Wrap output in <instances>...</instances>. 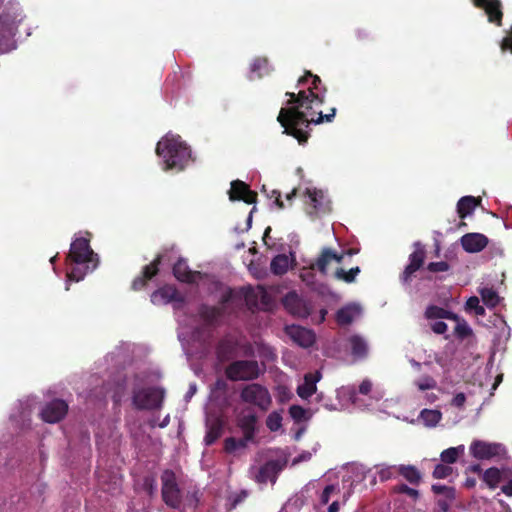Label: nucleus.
Here are the masks:
<instances>
[{
    "label": "nucleus",
    "mask_w": 512,
    "mask_h": 512,
    "mask_svg": "<svg viewBox=\"0 0 512 512\" xmlns=\"http://www.w3.org/2000/svg\"><path fill=\"white\" fill-rule=\"evenodd\" d=\"M289 415L292 420L296 422H301L305 419V415L307 414V410L302 406L292 405L288 409Z\"/></svg>",
    "instance_id": "nucleus-50"
},
{
    "label": "nucleus",
    "mask_w": 512,
    "mask_h": 512,
    "mask_svg": "<svg viewBox=\"0 0 512 512\" xmlns=\"http://www.w3.org/2000/svg\"><path fill=\"white\" fill-rule=\"evenodd\" d=\"M335 114H336L335 108H332L330 113H328V114H323L322 111L315 110V114H313V115L310 114L309 116H307V123L295 124L294 125L295 130L299 131L300 133L305 135V141L297 140L299 142V144H305L308 141V139L310 137L308 128L310 127L311 124H320L323 122H331L333 120V118L335 117Z\"/></svg>",
    "instance_id": "nucleus-19"
},
{
    "label": "nucleus",
    "mask_w": 512,
    "mask_h": 512,
    "mask_svg": "<svg viewBox=\"0 0 512 512\" xmlns=\"http://www.w3.org/2000/svg\"><path fill=\"white\" fill-rule=\"evenodd\" d=\"M479 293L481 295L482 301L488 307L494 308L499 304L500 297L493 288H482Z\"/></svg>",
    "instance_id": "nucleus-39"
},
{
    "label": "nucleus",
    "mask_w": 512,
    "mask_h": 512,
    "mask_svg": "<svg viewBox=\"0 0 512 512\" xmlns=\"http://www.w3.org/2000/svg\"><path fill=\"white\" fill-rule=\"evenodd\" d=\"M240 400L266 412L272 405V397L269 390L260 383H249L240 391Z\"/></svg>",
    "instance_id": "nucleus-5"
},
{
    "label": "nucleus",
    "mask_w": 512,
    "mask_h": 512,
    "mask_svg": "<svg viewBox=\"0 0 512 512\" xmlns=\"http://www.w3.org/2000/svg\"><path fill=\"white\" fill-rule=\"evenodd\" d=\"M236 300H239V291L227 288L221 295L218 306L223 307L224 312L226 313L227 306Z\"/></svg>",
    "instance_id": "nucleus-46"
},
{
    "label": "nucleus",
    "mask_w": 512,
    "mask_h": 512,
    "mask_svg": "<svg viewBox=\"0 0 512 512\" xmlns=\"http://www.w3.org/2000/svg\"><path fill=\"white\" fill-rule=\"evenodd\" d=\"M200 318L207 325H216L225 315L224 308L202 304L198 309Z\"/></svg>",
    "instance_id": "nucleus-25"
},
{
    "label": "nucleus",
    "mask_w": 512,
    "mask_h": 512,
    "mask_svg": "<svg viewBox=\"0 0 512 512\" xmlns=\"http://www.w3.org/2000/svg\"><path fill=\"white\" fill-rule=\"evenodd\" d=\"M432 490L437 495H444L446 498L454 499L455 497V489L451 488V486H444L440 484H435L432 486Z\"/></svg>",
    "instance_id": "nucleus-52"
},
{
    "label": "nucleus",
    "mask_w": 512,
    "mask_h": 512,
    "mask_svg": "<svg viewBox=\"0 0 512 512\" xmlns=\"http://www.w3.org/2000/svg\"><path fill=\"white\" fill-rule=\"evenodd\" d=\"M87 237H77L73 240L70 246V251L67 256L69 261V268L67 277L69 280L79 282L84 277L93 272L98 264V255L92 250L90 246L89 232H86Z\"/></svg>",
    "instance_id": "nucleus-2"
},
{
    "label": "nucleus",
    "mask_w": 512,
    "mask_h": 512,
    "mask_svg": "<svg viewBox=\"0 0 512 512\" xmlns=\"http://www.w3.org/2000/svg\"><path fill=\"white\" fill-rule=\"evenodd\" d=\"M248 497L247 490H240L238 493L233 495L231 499V509H235L238 507L242 502H244Z\"/></svg>",
    "instance_id": "nucleus-57"
},
{
    "label": "nucleus",
    "mask_w": 512,
    "mask_h": 512,
    "mask_svg": "<svg viewBox=\"0 0 512 512\" xmlns=\"http://www.w3.org/2000/svg\"><path fill=\"white\" fill-rule=\"evenodd\" d=\"M412 366L416 368L418 371H423L424 375L414 381L415 386L418 390L426 391L433 390L437 388V381L433 376L427 374V372H436L434 369V365L432 361H424L423 363L415 361L414 359L410 360Z\"/></svg>",
    "instance_id": "nucleus-13"
},
{
    "label": "nucleus",
    "mask_w": 512,
    "mask_h": 512,
    "mask_svg": "<svg viewBox=\"0 0 512 512\" xmlns=\"http://www.w3.org/2000/svg\"><path fill=\"white\" fill-rule=\"evenodd\" d=\"M441 413L438 410L433 409H424L420 414V418L423 420L424 424L429 427H434L441 420Z\"/></svg>",
    "instance_id": "nucleus-43"
},
{
    "label": "nucleus",
    "mask_w": 512,
    "mask_h": 512,
    "mask_svg": "<svg viewBox=\"0 0 512 512\" xmlns=\"http://www.w3.org/2000/svg\"><path fill=\"white\" fill-rule=\"evenodd\" d=\"M216 352H253V350L250 345H246L245 339L237 331H233L219 341Z\"/></svg>",
    "instance_id": "nucleus-12"
},
{
    "label": "nucleus",
    "mask_w": 512,
    "mask_h": 512,
    "mask_svg": "<svg viewBox=\"0 0 512 512\" xmlns=\"http://www.w3.org/2000/svg\"><path fill=\"white\" fill-rule=\"evenodd\" d=\"M373 383L367 379L363 380L359 385V393L361 395H368L371 393Z\"/></svg>",
    "instance_id": "nucleus-62"
},
{
    "label": "nucleus",
    "mask_w": 512,
    "mask_h": 512,
    "mask_svg": "<svg viewBox=\"0 0 512 512\" xmlns=\"http://www.w3.org/2000/svg\"><path fill=\"white\" fill-rule=\"evenodd\" d=\"M376 467L378 468L377 476L382 482L388 481L389 479L396 478L398 476V465L380 464Z\"/></svg>",
    "instance_id": "nucleus-38"
},
{
    "label": "nucleus",
    "mask_w": 512,
    "mask_h": 512,
    "mask_svg": "<svg viewBox=\"0 0 512 512\" xmlns=\"http://www.w3.org/2000/svg\"><path fill=\"white\" fill-rule=\"evenodd\" d=\"M465 401H466L465 394L464 393H458V394L454 395V397L452 399V402H451V405L453 407L461 408V407L464 406Z\"/></svg>",
    "instance_id": "nucleus-63"
},
{
    "label": "nucleus",
    "mask_w": 512,
    "mask_h": 512,
    "mask_svg": "<svg viewBox=\"0 0 512 512\" xmlns=\"http://www.w3.org/2000/svg\"><path fill=\"white\" fill-rule=\"evenodd\" d=\"M501 480L502 473L497 467H490L482 474V481L491 489L497 488Z\"/></svg>",
    "instance_id": "nucleus-35"
},
{
    "label": "nucleus",
    "mask_w": 512,
    "mask_h": 512,
    "mask_svg": "<svg viewBox=\"0 0 512 512\" xmlns=\"http://www.w3.org/2000/svg\"><path fill=\"white\" fill-rule=\"evenodd\" d=\"M161 498L166 506L176 510L182 505V490L178 486L177 478L173 470H163L161 476Z\"/></svg>",
    "instance_id": "nucleus-4"
},
{
    "label": "nucleus",
    "mask_w": 512,
    "mask_h": 512,
    "mask_svg": "<svg viewBox=\"0 0 512 512\" xmlns=\"http://www.w3.org/2000/svg\"><path fill=\"white\" fill-rule=\"evenodd\" d=\"M258 302H259V308H262V309H268L270 303H271V297L270 295L267 293V291L262 288V287H259V298H258Z\"/></svg>",
    "instance_id": "nucleus-56"
},
{
    "label": "nucleus",
    "mask_w": 512,
    "mask_h": 512,
    "mask_svg": "<svg viewBox=\"0 0 512 512\" xmlns=\"http://www.w3.org/2000/svg\"><path fill=\"white\" fill-rule=\"evenodd\" d=\"M425 316L429 320L456 319L455 313L435 305H431L426 309Z\"/></svg>",
    "instance_id": "nucleus-33"
},
{
    "label": "nucleus",
    "mask_w": 512,
    "mask_h": 512,
    "mask_svg": "<svg viewBox=\"0 0 512 512\" xmlns=\"http://www.w3.org/2000/svg\"><path fill=\"white\" fill-rule=\"evenodd\" d=\"M288 268L289 258L285 254L276 255L270 263V270L274 275L281 276L288 271Z\"/></svg>",
    "instance_id": "nucleus-34"
},
{
    "label": "nucleus",
    "mask_w": 512,
    "mask_h": 512,
    "mask_svg": "<svg viewBox=\"0 0 512 512\" xmlns=\"http://www.w3.org/2000/svg\"><path fill=\"white\" fill-rule=\"evenodd\" d=\"M465 309L468 312H474L477 316L485 315V308L480 305V301L476 296H471L467 299Z\"/></svg>",
    "instance_id": "nucleus-47"
},
{
    "label": "nucleus",
    "mask_w": 512,
    "mask_h": 512,
    "mask_svg": "<svg viewBox=\"0 0 512 512\" xmlns=\"http://www.w3.org/2000/svg\"><path fill=\"white\" fill-rule=\"evenodd\" d=\"M306 194L309 198V204L312 206L313 211L310 214L326 213L331 210L330 202L326 199V196L321 190L307 189Z\"/></svg>",
    "instance_id": "nucleus-24"
},
{
    "label": "nucleus",
    "mask_w": 512,
    "mask_h": 512,
    "mask_svg": "<svg viewBox=\"0 0 512 512\" xmlns=\"http://www.w3.org/2000/svg\"><path fill=\"white\" fill-rule=\"evenodd\" d=\"M322 374L319 370L304 375V382L298 386L297 394L302 399H308L316 392V382L320 381Z\"/></svg>",
    "instance_id": "nucleus-23"
},
{
    "label": "nucleus",
    "mask_w": 512,
    "mask_h": 512,
    "mask_svg": "<svg viewBox=\"0 0 512 512\" xmlns=\"http://www.w3.org/2000/svg\"><path fill=\"white\" fill-rule=\"evenodd\" d=\"M177 296H178L177 289L173 286L166 285V286H163V287L155 290L151 294L150 298H151V302L154 305H165L172 301H175L177 299Z\"/></svg>",
    "instance_id": "nucleus-26"
},
{
    "label": "nucleus",
    "mask_w": 512,
    "mask_h": 512,
    "mask_svg": "<svg viewBox=\"0 0 512 512\" xmlns=\"http://www.w3.org/2000/svg\"><path fill=\"white\" fill-rule=\"evenodd\" d=\"M283 416L278 411H273L265 419V425L270 431L275 432L282 428Z\"/></svg>",
    "instance_id": "nucleus-45"
},
{
    "label": "nucleus",
    "mask_w": 512,
    "mask_h": 512,
    "mask_svg": "<svg viewBox=\"0 0 512 512\" xmlns=\"http://www.w3.org/2000/svg\"><path fill=\"white\" fill-rule=\"evenodd\" d=\"M452 474V468L447 464H438L433 471V477L436 479L448 478Z\"/></svg>",
    "instance_id": "nucleus-51"
},
{
    "label": "nucleus",
    "mask_w": 512,
    "mask_h": 512,
    "mask_svg": "<svg viewBox=\"0 0 512 512\" xmlns=\"http://www.w3.org/2000/svg\"><path fill=\"white\" fill-rule=\"evenodd\" d=\"M335 493H339V489L336 485H327L321 494L320 502L323 505H326L330 499V496H332Z\"/></svg>",
    "instance_id": "nucleus-54"
},
{
    "label": "nucleus",
    "mask_w": 512,
    "mask_h": 512,
    "mask_svg": "<svg viewBox=\"0 0 512 512\" xmlns=\"http://www.w3.org/2000/svg\"><path fill=\"white\" fill-rule=\"evenodd\" d=\"M462 248L468 253L481 252L489 243V239L481 233H466L460 238Z\"/></svg>",
    "instance_id": "nucleus-22"
},
{
    "label": "nucleus",
    "mask_w": 512,
    "mask_h": 512,
    "mask_svg": "<svg viewBox=\"0 0 512 512\" xmlns=\"http://www.w3.org/2000/svg\"><path fill=\"white\" fill-rule=\"evenodd\" d=\"M258 420L257 414L250 407L243 409L236 416L237 427L242 430L247 440H254L258 432Z\"/></svg>",
    "instance_id": "nucleus-10"
},
{
    "label": "nucleus",
    "mask_w": 512,
    "mask_h": 512,
    "mask_svg": "<svg viewBox=\"0 0 512 512\" xmlns=\"http://www.w3.org/2000/svg\"><path fill=\"white\" fill-rule=\"evenodd\" d=\"M287 335L302 348H308L315 342V334L312 330L291 325L286 327Z\"/></svg>",
    "instance_id": "nucleus-21"
},
{
    "label": "nucleus",
    "mask_w": 512,
    "mask_h": 512,
    "mask_svg": "<svg viewBox=\"0 0 512 512\" xmlns=\"http://www.w3.org/2000/svg\"><path fill=\"white\" fill-rule=\"evenodd\" d=\"M355 315L353 306H345L340 308L336 313V322L339 325H349L352 323Z\"/></svg>",
    "instance_id": "nucleus-40"
},
{
    "label": "nucleus",
    "mask_w": 512,
    "mask_h": 512,
    "mask_svg": "<svg viewBox=\"0 0 512 512\" xmlns=\"http://www.w3.org/2000/svg\"><path fill=\"white\" fill-rule=\"evenodd\" d=\"M464 453V446L459 445L456 447H450L440 454V459L443 464L451 465L454 464L459 456Z\"/></svg>",
    "instance_id": "nucleus-36"
},
{
    "label": "nucleus",
    "mask_w": 512,
    "mask_h": 512,
    "mask_svg": "<svg viewBox=\"0 0 512 512\" xmlns=\"http://www.w3.org/2000/svg\"><path fill=\"white\" fill-rule=\"evenodd\" d=\"M427 269L433 273L446 272L449 270V264L446 261L431 262L428 264Z\"/></svg>",
    "instance_id": "nucleus-55"
},
{
    "label": "nucleus",
    "mask_w": 512,
    "mask_h": 512,
    "mask_svg": "<svg viewBox=\"0 0 512 512\" xmlns=\"http://www.w3.org/2000/svg\"><path fill=\"white\" fill-rule=\"evenodd\" d=\"M164 170L183 171L191 160V150L180 136L166 135L156 145Z\"/></svg>",
    "instance_id": "nucleus-3"
},
{
    "label": "nucleus",
    "mask_w": 512,
    "mask_h": 512,
    "mask_svg": "<svg viewBox=\"0 0 512 512\" xmlns=\"http://www.w3.org/2000/svg\"><path fill=\"white\" fill-rule=\"evenodd\" d=\"M69 406L61 399H54L47 403L41 411L42 419L47 423H57L68 413Z\"/></svg>",
    "instance_id": "nucleus-14"
},
{
    "label": "nucleus",
    "mask_w": 512,
    "mask_h": 512,
    "mask_svg": "<svg viewBox=\"0 0 512 512\" xmlns=\"http://www.w3.org/2000/svg\"><path fill=\"white\" fill-rule=\"evenodd\" d=\"M269 197L275 199V204L278 206V208H280V209L284 208V203L281 200V193H280V191L272 190L271 194L269 195Z\"/></svg>",
    "instance_id": "nucleus-64"
},
{
    "label": "nucleus",
    "mask_w": 512,
    "mask_h": 512,
    "mask_svg": "<svg viewBox=\"0 0 512 512\" xmlns=\"http://www.w3.org/2000/svg\"><path fill=\"white\" fill-rule=\"evenodd\" d=\"M511 331L506 325L498 329L493 337V345L491 352H505L508 349V341L510 339Z\"/></svg>",
    "instance_id": "nucleus-28"
},
{
    "label": "nucleus",
    "mask_w": 512,
    "mask_h": 512,
    "mask_svg": "<svg viewBox=\"0 0 512 512\" xmlns=\"http://www.w3.org/2000/svg\"><path fill=\"white\" fill-rule=\"evenodd\" d=\"M500 48L502 52L510 51L512 53V26L510 35L504 37L500 42Z\"/></svg>",
    "instance_id": "nucleus-60"
},
{
    "label": "nucleus",
    "mask_w": 512,
    "mask_h": 512,
    "mask_svg": "<svg viewBox=\"0 0 512 512\" xmlns=\"http://www.w3.org/2000/svg\"><path fill=\"white\" fill-rule=\"evenodd\" d=\"M250 441L254 440H247L244 435L240 439L228 437L224 440V451L227 453H235L239 449H246Z\"/></svg>",
    "instance_id": "nucleus-37"
},
{
    "label": "nucleus",
    "mask_w": 512,
    "mask_h": 512,
    "mask_svg": "<svg viewBox=\"0 0 512 512\" xmlns=\"http://www.w3.org/2000/svg\"><path fill=\"white\" fill-rule=\"evenodd\" d=\"M333 258H335V251L331 248H323L319 257L311 264V268L325 275L328 265L333 262Z\"/></svg>",
    "instance_id": "nucleus-30"
},
{
    "label": "nucleus",
    "mask_w": 512,
    "mask_h": 512,
    "mask_svg": "<svg viewBox=\"0 0 512 512\" xmlns=\"http://www.w3.org/2000/svg\"><path fill=\"white\" fill-rule=\"evenodd\" d=\"M283 305L293 316L306 318L310 314V309L306 302L294 291L286 294L283 299Z\"/></svg>",
    "instance_id": "nucleus-18"
},
{
    "label": "nucleus",
    "mask_w": 512,
    "mask_h": 512,
    "mask_svg": "<svg viewBox=\"0 0 512 512\" xmlns=\"http://www.w3.org/2000/svg\"><path fill=\"white\" fill-rule=\"evenodd\" d=\"M349 342L351 344L352 352H367L369 349L367 341L359 335L351 336Z\"/></svg>",
    "instance_id": "nucleus-48"
},
{
    "label": "nucleus",
    "mask_w": 512,
    "mask_h": 512,
    "mask_svg": "<svg viewBox=\"0 0 512 512\" xmlns=\"http://www.w3.org/2000/svg\"><path fill=\"white\" fill-rule=\"evenodd\" d=\"M144 489L151 496L156 490L155 479L152 477H146L144 480Z\"/></svg>",
    "instance_id": "nucleus-61"
},
{
    "label": "nucleus",
    "mask_w": 512,
    "mask_h": 512,
    "mask_svg": "<svg viewBox=\"0 0 512 512\" xmlns=\"http://www.w3.org/2000/svg\"><path fill=\"white\" fill-rule=\"evenodd\" d=\"M470 453L478 460H490L505 454V448L500 443H490L484 440H474L470 446Z\"/></svg>",
    "instance_id": "nucleus-9"
},
{
    "label": "nucleus",
    "mask_w": 512,
    "mask_h": 512,
    "mask_svg": "<svg viewBox=\"0 0 512 512\" xmlns=\"http://www.w3.org/2000/svg\"><path fill=\"white\" fill-rule=\"evenodd\" d=\"M162 258L163 256L158 254L150 264L143 267L141 274L132 281L131 288L134 291L144 289L147 285V282L159 273V267L162 263Z\"/></svg>",
    "instance_id": "nucleus-15"
},
{
    "label": "nucleus",
    "mask_w": 512,
    "mask_h": 512,
    "mask_svg": "<svg viewBox=\"0 0 512 512\" xmlns=\"http://www.w3.org/2000/svg\"><path fill=\"white\" fill-rule=\"evenodd\" d=\"M228 194L231 201H243L247 204H253L257 200V193L252 191L250 187L241 180L231 182V188Z\"/></svg>",
    "instance_id": "nucleus-17"
},
{
    "label": "nucleus",
    "mask_w": 512,
    "mask_h": 512,
    "mask_svg": "<svg viewBox=\"0 0 512 512\" xmlns=\"http://www.w3.org/2000/svg\"><path fill=\"white\" fill-rule=\"evenodd\" d=\"M473 5L483 9L490 23L497 26L502 25L503 11L501 0H471Z\"/></svg>",
    "instance_id": "nucleus-16"
},
{
    "label": "nucleus",
    "mask_w": 512,
    "mask_h": 512,
    "mask_svg": "<svg viewBox=\"0 0 512 512\" xmlns=\"http://www.w3.org/2000/svg\"><path fill=\"white\" fill-rule=\"evenodd\" d=\"M269 71V62L265 57H257L251 64V73L256 74L258 78L263 77Z\"/></svg>",
    "instance_id": "nucleus-41"
},
{
    "label": "nucleus",
    "mask_w": 512,
    "mask_h": 512,
    "mask_svg": "<svg viewBox=\"0 0 512 512\" xmlns=\"http://www.w3.org/2000/svg\"><path fill=\"white\" fill-rule=\"evenodd\" d=\"M415 250L409 256V264L405 267L401 274V280L404 283L411 281L414 273L418 271L424 264L426 258V251L420 242L414 243Z\"/></svg>",
    "instance_id": "nucleus-11"
},
{
    "label": "nucleus",
    "mask_w": 512,
    "mask_h": 512,
    "mask_svg": "<svg viewBox=\"0 0 512 512\" xmlns=\"http://www.w3.org/2000/svg\"><path fill=\"white\" fill-rule=\"evenodd\" d=\"M164 390L159 387H147L134 390L133 405L139 410H156L162 406Z\"/></svg>",
    "instance_id": "nucleus-7"
},
{
    "label": "nucleus",
    "mask_w": 512,
    "mask_h": 512,
    "mask_svg": "<svg viewBox=\"0 0 512 512\" xmlns=\"http://www.w3.org/2000/svg\"><path fill=\"white\" fill-rule=\"evenodd\" d=\"M360 273V268L353 267L349 271H345L343 268H338L335 271V277L346 283H352L355 281L356 276Z\"/></svg>",
    "instance_id": "nucleus-44"
},
{
    "label": "nucleus",
    "mask_w": 512,
    "mask_h": 512,
    "mask_svg": "<svg viewBox=\"0 0 512 512\" xmlns=\"http://www.w3.org/2000/svg\"><path fill=\"white\" fill-rule=\"evenodd\" d=\"M11 29L8 27H1L0 28V52H3L6 50L8 43L11 38Z\"/></svg>",
    "instance_id": "nucleus-53"
},
{
    "label": "nucleus",
    "mask_w": 512,
    "mask_h": 512,
    "mask_svg": "<svg viewBox=\"0 0 512 512\" xmlns=\"http://www.w3.org/2000/svg\"><path fill=\"white\" fill-rule=\"evenodd\" d=\"M355 37L360 42H367L372 39L370 32L366 28H357L355 30Z\"/></svg>",
    "instance_id": "nucleus-59"
},
{
    "label": "nucleus",
    "mask_w": 512,
    "mask_h": 512,
    "mask_svg": "<svg viewBox=\"0 0 512 512\" xmlns=\"http://www.w3.org/2000/svg\"><path fill=\"white\" fill-rule=\"evenodd\" d=\"M173 275L178 281L187 284L196 283L197 280L203 278V273L190 270L187 261L183 258H179L173 265Z\"/></svg>",
    "instance_id": "nucleus-20"
},
{
    "label": "nucleus",
    "mask_w": 512,
    "mask_h": 512,
    "mask_svg": "<svg viewBox=\"0 0 512 512\" xmlns=\"http://www.w3.org/2000/svg\"><path fill=\"white\" fill-rule=\"evenodd\" d=\"M261 373L259 364L255 360H236L225 369L228 380L251 381L257 379Z\"/></svg>",
    "instance_id": "nucleus-6"
},
{
    "label": "nucleus",
    "mask_w": 512,
    "mask_h": 512,
    "mask_svg": "<svg viewBox=\"0 0 512 512\" xmlns=\"http://www.w3.org/2000/svg\"><path fill=\"white\" fill-rule=\"evenodd\" d=\"M288 464L287 456H283L277 459L266 461L262 464L253 479L258 484H266L270 482L275 485L278 476L286 468Z\"/></svg>",
    "instance_id": "nucleus-8"
},
{
    "label": "nucleus",
    "mask_w": 512,
    "mask_h": 512,
    "mask_svg": "<svg viewBox=\"0 0 512 512\" xmlns=\"http://www.w3.org/2000/svg\"><path fill=\"white\" fill-rule=\"evenodd\" d=\"M223 427L221 422L215 421L213 422L207 430L205 436L206 445H212L217 439H219L222 435Z\"/></svg>",
    "instance_id": "nucleus-42"
},
{
    "label": "nucleus",
    "mask_w": 512,
    "mask_h": 512,
    "mask_svg": "<svg viewBox=\"0 0 512 512\" xmlns=\"http://www.w3.org/2000/svg\"><path fill=\"white\" fill-rule=\"evenodd\" d=\"M309 79L311 84L307 89L300 90L298 93L286 92L285 95L289 97L286 103L288 107H282L277 117V121L284 128V133L300 141H305V135L296 131L293 125L307 123V116L315 114V107L325 102L324 94L321 93L322 81L318 75L306 71L299 78L298 85H305Z\"/></svg>",
    "instance_id": "nucleus-1"
},
{
    "label": "nucleus",
    "mask_w": 512,
    "mask_h": 512,
    "mask_svg": "<svg viewBox=\"0 0 512 512\" xmlns=\"http://www.w3.org/2000/svg\"><path fill=\"white\" fill-rule=\"evenodd\" d=\"M480 200L473 196H464L459 199L457 203V213L461 219L466 218L468 215L473 213Z\"/></svg>",
    "instance_id": "nucleus-31"
},
{
    "label": "nucleus",
    "mask_w": 512,
    "mask_h": 512,
    "mask_svg": "<svg viewBox=\"0 0 512 512\" xmlns=\"http://www.w3.org/2000/svg\"><path fill=\"white\" fill-rule=\"evenodd\" d=\"M430 328L435 334L440 335V334H445V332L448 330V325L443 321V319H441V320H435L434 322H432L430 324Z\"/></svg>",
    "instance_id": "nucleus-58"
},
{
    "label": "nucleus",
    "mask_w": 512,
    "mask_h": 512,
    "mask_svg": "<svg viewBox=\"0 0 512 512\" xmlns=\"http://www.w3.org/2000/svg\"><path fill=\"white\" fill-rule=\"evenodd\" d=\"M450 321L454 323V326L452 328V334L446 335V339L454 337L457 340L464 341L473 337V330L468 325L466 320L456 314V319H451Z\"/></svg>",
    "instance_id": "nucleus-27"
},
{
    "label": "nucleus",
    "mask_w": 512,
    "mask_h": 512,
    "mask_svg": "<svg viewBox=\"0 0 512 512\" xmlns=\"http://www.w3.org/2000/svg\"><path fill=\"white\" fill-rule=\"evenodd\" d=\"M259 289L255 290L252 287H243L239 290V300L244 299L246 305L250 309L259 308Z\"/></svg>",
    "instance_id": "nucleus-32"
},
{
    "label": "nucleus",
    "mask_w": 512,
    "mask_h": 512,
    "mask_svg": "<svg viewBox=\"0 0 512 512\" xmlns=\"http://www.w3.org/2000/svg\"><path fill=\"white\" fill-rule=\"evenodd\" d=\"M391 492L394 494H405V495L411 497L412 499H418V497H419L418 490H416L414 488H410L409 486H407L405 484L392 486Z\"/></svg>",
    "instance_id": "nucleus-49"
},
{
    "label": "nucleus",
    "mask_w": 512,
    "mask_h": 512,
    "mask_svg": "<svg viewBox=\"0 0 512 512\" xmlns=\"http://www.w3.org/2000/svg\"><path fill=\"white\" fill-rule=\"evenodd\" d=\"M398 476H401L412 485H418L422 480L421 472L411 464L398 465Z\"/></svg>",
    "instance_id": "nucleus-29"
}]
</instances>
